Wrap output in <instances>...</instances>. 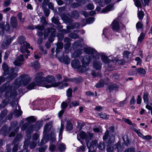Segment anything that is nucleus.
Masks as SVG:
<instances>
[{"instance_id": "nucleus-1", "label": "nucleus", "mask_w": 152, "mask_h": 152, "mask_svg": "<svg viewBox=\"0 0 152 152\" xmlns=\"http://www.w3.org/2000/svg\"><path fill=\"white\" fill-rule=\"evenodd\" d=\"M109 131L107 130L106 131L104 135L103 136V138L104 140H106L109 137V139L107 142V152H113V149L112 147L113 143L112 140H111V139L112 137L114 138L113 133L114 130V127L113 126H111L109 128Z\"/></svg>"}, {"instance_id": "nucleus-2", "label": "nucleus", "mask_w": 152, "mask_h": 152, "mask_svg": "<svg viewBox=\"0 0 152 152\" xmlns=\"http://www.w3.org/2000/svg\"><path fill=\"white\" fill-rule=\"evenodd\" d=\"M20 80H17L15 83V88H18L21 85H23L25 86L27 85L31 80V78L27 75H21L20 77Z\"/></svg>"}, {"instance_id": "nucleus-3", "label": "nucleus", "mask_w": 152, "mask_h": 152, "mask_svg": "<svg viewBox=\"0 0 152 152\" xmlns=\"http://www.w3.org/2000/svg\"><path fill=\"white\" fill-rule=\"evenodd\" d=\"M48 83H51V85H45L44 86L46 88H48L51 87H57L60 86L62 83V81H59L57 82L53 83L55 80V78L53 76H48L46 78H45V80Z\"/></svg>"}, {"instance_id": "nucleus-4", "label": "nucleus", "mask_w": 152, "mask_h": 152, "mask_svg": "<svg viewBox=\"0 0 152 152\" xmlns=\"http://www.w3.org/2000/svg\"><path fill=\"white\" fill-rule=\"evenodd\" d=\"M71 65L72 67L77 69V71L80 72H83L88 70V68L80 65V61L77 59L72 61Z\"/></svg>"}, {"instance_id": "nucleus-5", "label": "nucleus", "mask_w": 152, "mask_h": 152, "mask_svg": "<svg viewBox=\"0 0 152 152\" xmlns=\"http://www.w3.org/2000/svg\"><path fill=\"white\" fill-rule=\"evenodd\" d=\"M21 129L23 131L26 129V134L29 138L31 137V134L34 130H35L34 125L28 123H24L21 126Z\"/></svg>"}, {"instance_id": "nucleus-6", "label": "nucleus", "mask_w": 152, "mask_h": 152, "mask_svg": "<svg viewBox=\"0 0 152 152\" xmlns=\"http://www.w3.org/2000/svg\"><path fill=\"white\" fill-rule=\"evenodd\" d=\"M97 143L96 140L94 141H92L91 140H89L86 143L87 146L89 149L88 152H95Z\"/></svg>"}, {"instance_id": "nucleus-7", "label": "nucleus", "mask_w": 152, "mask_h": 152, "mask_svg": "<svg viewBox=\"0 0 152 152\" xmlns=\"http://www.w3.org/2000/svg\"><path fill=\"white\" fill-rule=\"evenodd\" d=\"M93 56H92L87 55L83 57L81 60L83 66L86 67V66L89 64L91 60L94 61L95 59H96Z\"/></svg>"}, {"instance_id": "nucleus-8", "label": "nucleus", "mask_w": 152, "mask_h": 152, "mask_svg": "<svg viewBox=\"0 0 152 152\" xmlns=\"http://www.w3.org/2000/svg\"><path fill=\"white\" fill-rule=\"evenodd\" d=\"M84 51L85 53L88 54H92L93 57H94L96 59L99 58V56L98 54V53L94 49L90 47L85 48L84 49Z\"/></svg>"}, {"instance_id": "nucleus-9", "label": "nucleus", "mask_w": 152, "mask_h": 152, "mask_svg": "<svg viewBox=\"0 0 152 152\" xmlns=\"http://www.w3.org/2000/svg\"><path fill=\"white\" fill-rule=\"evenodd\" d=\"M56 30L53 28L46 29L44 30V38L46 39L49 34L50 36L55 37Z\"/></svg>"}, {"instance_id": "nucleus-10", "label": "nucleus", "mask_w": 152, "mask_h": 152, "mask_svg": "<svg viewBox=\"0 0 152 152\" xmlns=\"http://www.w3.org/2000/svg\"><path fill=\"white\" fill-rule=\"evenodd\" d=\"M93 135V133H91L89 132H87V134H86L85 132H81L80 134V136L81 138L85 139H86L87 143L90 140L92 141L94 140L92 139Z\"/></svg>"}, {"instance_id": "nucleus-11", "label": "nucleus", "mask_w": 152, "mask_h": 152, "mask_svg": "<svg viewBox=\"0 0 152 152\" xmlns=\"http://www.w3.org/2000/svg\"><path fill=\"white\" fill-rule=\"evenodd\" d=\"M43 75L42 72H38L35 74V80L37 83V85H38L42 82L45 80V78L42 76Z\"/></svg>"}, {"instance_id": "nucleus-12", "label": "nucleus", "mask_w": 152, "mask_h": 152, "mask_svg": "<svg viewBox=\"0 0 152 152\" xmlns=\"http://www.w3.org/2000/svg\"><path fill=\"white\" fill-rule=\"evenodd\" d=\"M18 71V68H11L9 69L8 74H10V77L13 79L17 76L18 75L17 73Z\"/></svg>"}, {"instance_id": "nucleus-13", "label": "nucleus", "mask_w": 152, "mask_h": 152, "mask_svg": "<svg viewBox=\"0 0 152 152\" xmlns=\"http://www.w3.org/2000/svg\"><path fill=\"white\" fill-rule=\"evenodd\" d=\"M15 38L14 36L10 38H6L4 40L2 45L4 48H6L10 44L12 41Z\"/></svg>"}, {"instance_id": "nucleus-14", "label": "nucleus", "mask_w": 152, "mask_h": 152, "mask_svg": "<svg viewBox=\"0 0 152 152\" xmlns=\"http://www.w3.org/2000/svg\"><path fill=\"white\" fill-rule=\"evenodd\" d=\"M18 43L20 45L24 44V45H27V47L30 48V45L29 44L25 42V37L22 36H19L18 38Z\"/></svg>"}, {"instance_id": "nucleus-15", "label": "nucleus", "mask_w": 152, "mask_h": 152, "mask_svg": "<svg viewBox=\"0 0 152 152\" xmlns=\"http://www.w3.org/2000/svg\"><path fill=\"white\" fill-rule=\"evenodd\" d=\"M63 47V44L61 42H58L56 44V55L57 56H59V53L60 52V50H61Z\"/></svg>"}, {"instance_id": "nucleus-16", "label": "nucleus", "mask_w": 152, "mask_h": 152, "mask_svg": "<svg viewBox=\"0 0 152 152\" xmlns=\"http://www.w3.org/2000/svg\"><path fill=\"white\" fill-rule=\"evenodd\" d=\"M118 86L115 83L110 84L107 87V89L110 92H111L113 90H118Z\"/></svg>"}, {"instance_id": "nucleus-17", "label": "nucleus", "mask_w": 152, "mask_h": 152, "mask_svg": "<svg viewBox=\"0 0 152 152\" xmlns=\"http://www.w3.org/2000/svg\"><path fill=\"white\" fill-rule=\"evenodd\" d=\"M113 30L117 31L120 29L119 24L116 20H115L111 25Z\"/></svg>"}, {"instance_id": "nucleus-18", "label": "nucleus", "mask_w": 152, "mask_h": 152, "mask_svg": "<svg viewBox=\"0 0 152 152\" xmlns=\"http://www.w3.org/2000/svg\"><path fill=\"white\" fill-rule=\"evenodd\" d=\"M17 91L15 90H14L13 91L9 92L7 91L6 92L5 94V96L6 97L10 96V98H12L15 97L17 95Z\"/></svg>"}, {"instance_id": "nucleus-19", "label": "nucleus", "mask_w": 152, "mask_h": 152, "mask_svg": "<svg viewBox=\"0 0 152 152\" xmlns=\"http://www.w3.org/2000/svg\"><path fill=\"white\" fill-rule=\"evenodd\" d=\"M96 59L93 63V65L94 68L98 70L100 69L101 68V63Z\"/></svg>"}, {"instance_id": "nucleus-20", "label": "nucleus", "mask_w": 152, "mask_h": 152, "mask_svg": "<svg viewBox=\"0 0 152 152\" xmlns=\"http://www.w3.org/2000/svg\"><path fill=\"white\" fill-rule=\"evenodd\" d=\"M11 24L13 28H15L17 26V19L15 17H12L10 19Z\"/></svg>"}, {"instance_id": "nucleus-21", "label": "nucleus", "mask_w": 152, "mask_h": 152, "mask_svg": "<svg viewBox=\"0 0 152 152\" xmlns=\"http://www.w3.org/2000/svg\"><path fill=\"white\" fill-rule=\"evenodd\" d=\"M113 9V4H111L106 7L105 9H103L102 11V12L105 13L107 11L111 10Z\"/></svg>"}, {"instance_id": "nucleus-22", "label": "nucleus", "mask_w": 152, "mask_h": 152, "mask_svg": "<svg viewBox=\"0 0 152 152\" xmlns=\"http://www.w3.org/2000/svg\"><path fill=\"white\" fill-rule=\"evenodd\" d=\"M22 138V135L20 133L18 134L16 136L13 141V144L16 143L20 141Z\"/></svg>"}, {"instance_id": "nucleus-23", "label": "nucleus", "mask_w": 152, "mask_h": 152, "mask_svg": "<svg viewBox=\"0 0 152 152\" xmlns=\"http://www.w3.org/2000/svg\"><path fill=\"white\" fill-rule=\"evenodd\" d=\"M52 127L51 123L49 122L46 124L44 126V132L47 133L50 131Z\"/></svg>"}, {"instance_id": "nucleus-24", "label": "nucleus", "mask_w": 152, "mask_h": 152, "mask_svg": "<svg viewBox=\"0 0 152 152\" xmlns=\"http://www.w3.org/2000/svg\"><path fill=\"white\" fill-rule=\"evenodd\" d=\"M42 121H37L36 123L34 125L35 131H38L42 126Z\"/></svg>"}, {"instance_id": "nucleus-25", "label": "nucleus", "mask_w": 152, "mask_h": 152, "mask_svg": "<svg viewBox=\"0 0 152 152\" xmlns=\"http://www.w3.org/2000/svg\"><path fill=\"white\" fill-rule=\"evenodd\" d=\"M0 28L2 29L3 31H7L10 29V26L9 24L7 23L5 25L2 23H0Z\"/></svg>"}, {"instance_id": "nucleus-26", "label": "nucleus", "mask_w": 152, "mask_h": 152, "mask_svg": "<svg viewBox=\"0 0 152 152\" xmlns=\"http://www.w3.org/2000/svg\"><path fill=\"white\" fill-rule=\"evenodd\" d=\"M82 53V50L80 49L77 50L73 52L72 54V57L74 58H76Z\"/></svg>"}, {"instance_id": "nucleus-27", "label": "nucleus", "mask_w": 152, "mask_h": 152, "mask_svg": "<svg viewBox=\"0 0 152 152\" xmlns=\"http://www.w3.org/2000/svg\"><path fill=\"white\" fill-rule=\"evenodd\" d=\"M2 68L4 70V75L8 74L9 72L8 67L7 65L5 63H4L2 66Z\"/></svg>"}, {"instance_id": "nucleus-28", "label": "nucleus", "mask_w": 152, "mask_h": 152, "mask_svg": "<svg viewBox=\"0 0 152 152\" xmlns=\"http://www.w3.org/2000/svg\"><path fill=\"white\" fill-rule=\"evenodd\" d=\"M27 48H28L27 47V45H24V44L21 47L20 50L21 52L23 53H24L26 52L27 54L30 53V52L27 49Z\"/></svg>"}, {"instance_id": "nucleus-29", "label": "nucleus", "mask_w": 152, "mask_h": 152, "mask_svg": "<svg viewBox=\"0 0 152 152\" xmlns=\"http://www.w3.org/2000/svg\"><path fill=\"white\" fill-rule=\"evenodd\" d=\"M69 16L75 19H77L79 17V14L77 11L74 10L71 13Z\"/></svg>"}, {"instance_id": "nucleus-30", "label": "nucleus", "mask_w": 152, "mask_h": 152, "mask_svg": "<svg viewBox=\"0 0 152 152\" xmlns=\"http://www.w3.org/2000/svg\"><path fill=\"white\" fill-rule=\"evenodd\" d=\"M60 61L61 62H64L66 64H68L70 63V59L67 56H66L62 59H61Z\"/></svg>"}, {"instance_id": "nucleus-31", "label": "nucleus", "mask_w": 152, "mask_h": 152, "mask_svg": "<svg viewBox=\"0 0 152 152\" xmlns=\"http://www.w3.org/2000/svg\"><path fill=\"white\" fill-rule=\"evenodd\" d=\"M71 43H65L64 45V48L65 50L64 52L67 53H68L69 51V48L71 46Z\"/></svg>"}, {"instance_id": "nucleus-32", "label": "nucleus", "mask_w": 152, "mask_h": 152, "mask_svg": "<svg viewBox=\"0 0 152 152\" xmlns=\"http://www.w3.org/2000/svg\"><path fill=\"white\" fill-rule=\"evenodd\" d=\"M148 94L147 92H145L143 95V99L144 100V102L146 104H148L149 102V100L148 98Z\"/></svg>"}, {"instance_id": "nucleus-33", "label": "nucleus", "mask_w": 152, "mask_h": 152, "mask_svg": "<svg viewBox=\"0 0 152 152\" xmlns=\"http://www.w3.org/2000/svg\"><path fill=\"white\" fill-rule=\"evenodd\" d=\"M31 66L35 69H37L39 67V64L38 61H36L31 64Z\"/></svg>"}, {"instance_id": "nucleus-34", "label": "nucleus", "mask_w": 152, "mask_h": 152, "mask_svg": "<svg viewBox=\"0 0 152 152\" xmlns=\"http://www.w3.org/2000/svg\"><path fill=\"white\" fill-rule=\"evenodd\" d=\"M145 36V34L143 33H141L138 38V43H141L144 39Z\"/></svg>"}, {"instance_id": "nucleus-35", "label": "nucleus", "mask_w": 152, "mask_h": 152, "mask_svg": "<svg viewBox=\"0 0 152 152\" xmlns=\"http://www.w3.org/2000/svg\"><path fill=\"white\" fill-rule=\"evenodd\" d=\"M70 30H71V28H70L69 26H66V29H63L61 30L60 31V32L62 33H63L67 34L71 32Z\"/></svg>"}, {"instance_id": "nucleus-36", "label": "nucleus", "mask_w": 152, "mask_h": 152, "mask_svg": "<svg viewBox=\"0 0 152 152\" xmlns=\"http://www.w3.org/2000/svg\"><path fill=\"white\" fill-rule=\"evenodd\" d=\"M71 29H73L75 28H78L80 26V24L77 23H74L73 25L69 26Z\"/></svg>"}, {"instance_id": "nucleus-37", "label": "nucleus", "mask_w": 152, "mask_h": 152, "mask_svg": "<svg viewBox=\"0 0 152 152\" xmlns=\"http://www.w3.org/2000/svg\"><path fill=\"white\" fill-rule=\"evenodd\" d=\"M98 147L99 149L103 151L105 149V145L104 142H101L99 144Z\"/></svg>"}, {"instance_id": "nucleus-38", "label": "nucleus", "mask_w": 152, "mask_h": 152, "mask_svg": "<svg viewBox=\"0 0 152 152\" xmlns=\"http://www.w3.org/2000/svg\"><path fill=\"white\" fill-rule=\"evenodd\" d=\"M115 149H117L118 151H121L123 149V147H122L119 143H117L114 145Z\"/></svg>"}, {"instance_id": "nucleus-39", "label": "nucleus", "mask_w": 152, "mask_h": 152, "mask_svg": "<svg viewBox=\"0 0 152 152\" xmlns=\"http://www.w3.org/2000/svg\"><path fill=\"white\" fill-rule=\"evenodd\" d=\"M58 149L61 152L64 151L66 148L65 145L64 144H60L58 147Z\"/></svg>"}, {"instance_id": "nucleus-40", "label": "nucleus", "mask_w": 152, "mask_h": 152, "mask_svg": "<svg viewBox=\"0 0 152 152\" xmlns=\"http://www.w3.org/2000/svg\"><path fill=\"white\" fill-rule=\"evenodd\" d=\"M26 120L28 121V122H34L36 121L35 119L33 116H31L26 118Z\"/></svg>"}, {"instance_id": "nucleus-41", "label": "nucleus", "mask_w": 152, "mask_h": 152, "mask_svg": "<svg viewBox=\"0 0 152 152\" xmlns=\"http://www.w3.org/2000/svg\"><path fill=\"white\" fill-rule=\"evenodd\" d=\"M136 71L137 73L141 74L144 75L146 73L145 70L142 68L136 69Z\"/></svg>"}, {"instance_id": "nucleus-42", "label": "nucleus", "mask_w": 152, "mask_h": 152, "mask_svg": "<svg viewBox=\"0 0 152 152\" xmlns=\"http://www.w3.org/2000/svg\"><path fill=\"white\" fill-rule=\"evenodd\" d=\"M104 81L101 80H100L96 85V88H98L100 87H102L104 86Z\"/></svg>"}, {"instance_id": "nucleus-43", "label": "nucleus", "mask_w": 152, "mask_h": 152, "mask_svg": "<svg viewBox=\"0 0 152 152\" xmlns=\"http://www.w3.org/2000/svg\"><path fill=\"white\" fill-rule=\"evenodd\" d=\"M64 20L65 23H69L72 21V19L67 16L65 17L64 18Z\"/></svg>"}, {"instance_id": "nucleus-44", "label": "nucleus", "mask_w": 152, "mask_h": 152, "mask_svg": "<svg viewBox=\"0 0 152 152\" xmlns=\"http://www.w3.org/2000/svg\"><path fill=\"white\" fill-rule=\"evenodd\" d=\"M68 36L72 39H77L79 37V36L75 33H71L68 35Z\"/></svg>"}, {"instance_id": "nucleus-45", "label": "nucleus", "mask_w": 152, "mask_h": 152, "mask_svg": "<svg viewBox=\"0 0 152 152\" xmlns=\"http://www.w3.org/2000/svg\"><path fill=\"white\" fill-rule=\"evenodd\" d=\"M18 122L16 121H15L11 123V125L10 127V130H11L12 129H13L15 128L18 125Z\"/></svg>"}, {"instance_id": "nucleus-46", "label": "nucleus", "mask_w": 152, "mask_h": 152, "mask_svg": "<svg viewBox=\"0 0 152 152\" xmlns=\"http://www.w3.org/2000/svg\"><path fill=\"white\" fill-rule=\"evenodd\" d=\"M64 129V125L61 124V127L60 129V132L59 134V137L60 139L62 138V133Z\"/></svg>"}, {"instance_id": "nucleus-47", "label": "nucleus", "mask_w": 152, "mask_h": 152, "mask_svg": "<svg viewBox=\"0 0 152 152\" xmlns=\"http://www.w3.org/2000/svg\"><path fill=\"white\" fill-rule=\"evenodd\" d=\"M66 129L68 131H71L72 129V124L71 122H68L66 127Z\"/></svg>"}, {"instance_id": "nucleus-48", "label": "nucleus", "mask_w": 152, "mask_h": 152, "mask_svg": "<svg viewBox=\"0 0 152 152\" xmlns=\"http://www.w3.org/2000/svg\"><path fill=\"white\" fill-rule=\"evenodd\" d=\"M47 148V146H45L36 148V150L40 152H44Z\"/></svg>"}, {"instance_id": "nucleus-49", "label": "nucleus", "mask_w": 152, "mask_h": 152, "mask_svg": "<svg viewBox=\"0 0 152 152\" xmlns=\"http://www.w3.org/2000/svg\"><path fill=\"white\" fill-rule=\"evenodd\" d=\"M51 20L52 22L54 23V24L57 25H59L60 24V22L55 17H53L52 18Z\"/></svg>"}, {"instance_id": "nucleus-50", "label": "nucleus", "mask_w": 152, "mask_h": 152, "mask_svg": "<svg viewBox=\"0 0 152 152\" xmlns=\"http://www.w3.org/2000/svg\"><path fill=\"white\" fill-rule=\"evenodd\" d=\"M36 84L34 83H31L27 86V88L28 89L31 90L34 88Z\"/></svg>"}, {"instance_id": "nucleus-51", "label": "nucleus", "mask_w": 152, "mask_h": 152, "mask_svg": "<svg viewBox=\"0 0 152 152\" xmlns=\"http://www.w3.org/2000/svg\"><path fill=\"white\" fill-rule=\"evenodd\" d=\"M49 2V0H44L42 3V7L43 8H46Z\"/></svg>"}, {"instance_id": "nucleus-52", "label": "nucleus", "mask_w": 152, "mask_h": 152, "mask_svg": "<svg viewBox=\"0 0 152 152\" xmlns=\"http://www.w3.org/2000/svg\"><path fill=\"white\" fill-rule=\"evenodd\" d=\"M144 14L142 11H140L138 13V16L140 20H142Z\"/></svg>"}, {"instance_id": "nucleus-53", "label": "nucleus", "mask_w": 152, "mask_h": 152, "mask_svg": "<svg viewBox=\"0 0 152 152\" xmlns=\"http://www.w3.org/2000/svg\"><path fill=\"white\" fill-rule=\"evenodd\" d=\"M101 58L103 62L104 63H107L109 62L108 58L105 56H102L101 57Z\"/></svg>"}, {"instance_id": "nucleus-54", "label": "nucleus", "mask_w": 152, "mask_h": 152, "mask_svg": "<svg viewBox=\"0 0 152 152\" xmlns=\"http://www.w3.org/2000/svg\"><path fill=\"white\" fill-rule=\"evenodd\" d=\"M57 37L58 40L61 41L62 40L64 37V35L62 33H59L58 34Z\"/></svg>"}, {"instance_id": "nucleus-55", "label": "nucleus", "mask_w": 152, "mask_h": 152, "mask_svg": "<svg viewBox=\"0 0 152 152\" xmlns=\"http://www.w3.org/2000/svg\"><path fill=\"white\" fill-rule=\"evenodd\" d=\"M51 140L53 142L55 141L56 140L55 134L54 132H51L50 135Z\"/></svg>"}, {"instance_id": "nucleus-56", "label": "nucleus", "mask_w": 152, "mask_h": 152, "mask_svg": "<svg viewBox=\"0 0 152 152\" xmlns=\"http://www.w3.org/2000/svg\"><path fill=\"white\" fill-rule=\"evenodd\" d=\"M7 111L6 110H4L2 111L0 115V118H3L7 115Z\"/></svg>"}, {"instance_id": "nucleus-57", "label": "nucleus", "mask_w": 152, "mask_h": 152, "mask_svg": "<svg viewBox=\"0 0 152 152\" xmlns=\"http://www.w3.org/2000/svg\"><path fill=\"white\" fill-rule=\"evenodd\" d=\"M39 137V135L36 133L34 134L32 136V140L33 141H36L37 140Z\"/></svg>"}, {"instance_id": "nucleus-58", "label": "nucleus", "mask_w": 152, "mask_h": 152, "mask_svg": "<svg viewBox=\"0 0 152 152\" xmlns=\"http://www.w3.org/2000/svg\"><path fill=\"white\" fill-rule=\"evenodd\" d=\"M94 20V18L92 17H90L87 19L86 22L88 24H90L93 23Z\"/></svg>"}, {"instance_id": "nucleus-59", "label": "nucleus", "mask_w": 152, "mask_h": 152, "mask_svg": "<svg viewBox=\"0 0 152 152\" xmlns=\"http://www.w3.org/2000/svg\"><path fill=\"white\" fill-rule=\"evenodd\" d=\"M122 120L123 121L127 123L129 125H131L132 124V122L129 119L123 118Z\"/></svg>"}, {"instance_id": "nucleus-60", "label": "nucleus", "mask_w": 152, "mask_h": 152, "mask_svg": "<svg viewBox=\"0 0 152 152\" xmlns=\"http://www.w3.org/2000/svg\"><path fill=\"white\" fill-rule=\"evenodd\" d=\"M14 64L16 66H20L23 63L21 62L18 61L17 59L14 61Z\"/></svg>"}, {"instance_id": "nucleus-61", "label": "nucleus", "mask_w": 152, "mask_h": 152, "mask_svg": "<svg viewBox=\"0 0 152 152\" xmlns=\"http://www.w3.org/2000/svg\"><path fill=\"white\" fill-rule=\"evenodd\" d=\"M72 90L69 88L67 91V96L69 97H71L72 96Z\"/></svg>"}, {"instance_id": "nucleus-62", "label": "nucleus", "mask_w": 152, "mask_h": 152, "mask_svg": "<svg viewBox=\"0 0 152 152\" xmlns=\"http://www.w3.org/2000/svg\"><path fill=\"white\" fill-rule=\"evenodd\" d=\"M11 1V0H6L4 4L3 5L5 7L8 6L10 4Z\"/></svg>"}, {"instance_id": "nucleus-63", "label": "nucleus", "mask_w": 152, "mask_h": 152, "mask_svg": "<svg viewBox=\"0 0 152 152\" xmlns=\"http://www.w3.org/2000/svg\"><path fill=\"white\" fill-rule=\"evenodd\" d=\"M43 9L44 12L46 16H48L49 15L50 12L49 9L46 8H43Z\"/></svg>"}, {"instance_id": "nucleus-64", "label": "nucleus", "mask_w": 152, "mask_h": 152, "mask_svg": "<svg viewBox=\"0 0 152 152\" xmlns=\"http://www.w3.org/2000/svg\"><path fill=\"white\" fill-rule=\"evenodd\" d=\"M71 41V39L70 38L67 37H65L64 39V42L66 43L69 44V43H70Z\"/></svg>"}]
</instances>
